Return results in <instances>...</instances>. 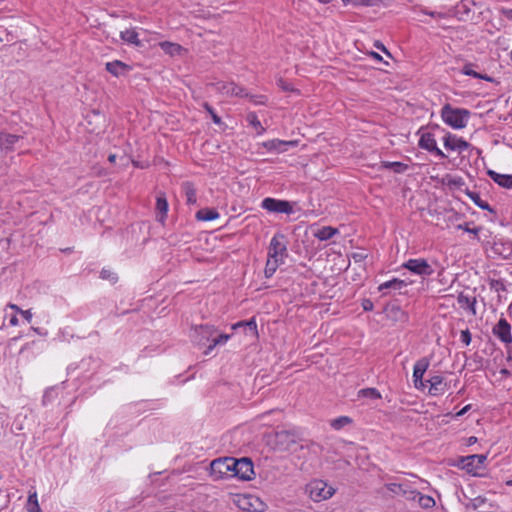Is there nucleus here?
Instances as JSON below:
<instances>
[{
	"instance_id": "09e8293b",
	"label": "nucleus",
	"mask_w": 512,
	"mask_h": 512,
	"mask_svg": "<svg viewBox=\"0 0 512 512\" xmlns=\"http://www.w3.org/2000/svg\"><path fill=\"white\" fill-rule=\"evenodd\" d=\"M362 307L365 311H371L373 310V302L370 299H364L362 302Z\"/></svg>"
},
{
	"instance_id": "a18cd8bd",
	"label": "nucleus",
	"mask_w": 512,
	"mask_h": 512,
	"mask_svg": "<svg viewBox=\"0 0 512 512\" xmlns=\"http://www.w3.org/2000/svg\"><path fill=\"white\" fill-rule=\"evenodd\" d=\"M460 339L467 346L471 343V333L468 329L461 332Z\"/></svg>"
},
{
	"instance_id": "13d9d810",
	"label": "nucleus",
	"mask_w": 512,
	"mask_h": 512,
	"mask_svg": "<svg viewBox=\"0 0 512 512\" xmlns=\"http://www.w3.org/2000/svg\"><path fill=\"white\" fill-rule=\"evenodd\" d=\"M245 326V321H240L232 325V329H237L239 327Z\"/></svg>"
},
{
	"instance_id": "b1692460",
	"label": "nucleus",
	"mask_w": 512,
	"mask_h": 512,
	"mask_svg": "<svg viewBox=\"0 0 512 512\" xmlns=\"http://www.w3.org/2000/svg\"><path fill=\"white\" fill-rule=\"evenodd\" d=\"M182 191L186 197L187 204H196L197 196L196 189L193 183L186 181L182 184Z\"/></svg>"
},
{
	"instance_id": "1a4fd4ad",
	"label": "nucleus",
	"mask_w": 512,
	"mask_h": 512,
	"mask_svg": "<svg viewBox=\"0 0 512 512\" xmlns=\"http://www.w3.org/2000/svg\"><path fill=\"white\" fill-rule=\"evenodd\" d=\"M402 267L422 277L430 276L434 272L431 265L423 258L409 259L402 264Z\"/></svg>"
},
{
	"instance_id": "ea45409f",
	"label": "nucleus",
	"mask_w": 512,
	"mask_h": 512,
	"mask_svg": "<svg viewBox=\"0 0 512 512\" xmlns=\"http://www.w3.org/2000/svg\"><path fill=\"white\" fill-rule=\"evenodd\" d=\"M203 108L210 114L212 121L215 124H217V125L222 124L221 118L215 113L214 109L207 102L203 103Z\"/></svg>"
},
{
	"instance_id": "6ab92c4d",
	"label": "nucleus",
	"mask_w": 512,
	"mask_h": 512,
	"mask_svg": "<svg viewBox=\"0 0 512 512\" xmlns=\"http://www.w3.org/2000/svg\"><path fill=\"white\" fill-rule=\"evenodd\" d=\"M105 67H106V70L115 77L125 75L131 70L129 65H127L124 62L119 61V60L107 62Z\"/></svg>"
},
{
	"instance_id": "864d4df0",
	"label": "nucleus",
	"mask_w": 512,
	"mask_h": 512,
	"mask_svg": "<svg viewBox=\"0 0 512 512\" xmlns=\"http://www.w3.org/2000/svg\"><path fill=\"white\" fill-rule=\"evenodd\" d=\"M470 408H471V405H466L459 412L456 413V416L460 417V416L464 415Z\"/></svg>"
},
{
	"instance_id": "8fccbe9b",
	"label": "nucleus",
	"mask_w": 512,
	"mask_h": 512,
	"mask_svg": "<svg viewBox=\"0 0 512 512\" xmlns=\"http://www.w3.org/2000/svg\"><path fill=\"white\" fill-rule=\"evenodd\" d=\"M458 228L459 229H463L466 232L472 233L474 235H477L479 233V231H480V228H478V227H476V228H469L468 226L459 225Z\"/></svg>"
},
{
	"instance_id": "4be33fe9",
	"label": "nucleus",
	"mask_w": 512,
	"mask_h": 512,
	"mask_svg": "<svg viewBox=\"0 0 512 512\" xmlns=\"http://www.w3.org/2000/svg\"><path fill=\"white\" fill-rule=\"evenodd\" d=\"M120 37L123 41L129 44H133L137 47L142 45L141 41L139 40L138 33L134 28L121 31Z\"/></svg>"
},
{
	"instance_id": "412c9836",
	"label": "nucleus",
	"mask_w": 512,
	"mask_h": 512,
	"mask_svg": "<svg viewBox=\"0 0 512 512\" xmlns=\"http://www.w3.org/2000/svg\"><path fill=\"white\" fill-rule=\"evenodd\" d=\"M412 284V281L393 278L390 281L384 282L379 285L378 290L383 291L384 289L402 290L408 285Z\"/></svg>"
},
{
	"instance_id": "39448f33",
	"label": "nucleus",
	"mask_w": 512,
	"mask_h": 512,
	"mask_svg": "<svg viewBox=\"0 0 512 512\" xmlns=\"http://www.w3.org/2000/svg\"><path fill=\"white\" fill-rule=\"evenodd\" d=\"M232 477L240 480L248 481L254 476L253 463L249 458L234 459L232 458Z\"/></svg>"
},
{
	"instance_id": "de8ad7c7",
	"label": "nucleus",
	"mask_w": 512,
	"mask_h": 512,
	"mask_svg": "<svg viewBox=\"0 0 512 512\" xmlns=\"http://www.w3.org/2000/svg\"><path fill=\"white\" fill-rule=\"evenodd\" d=\"M414 386L416 389L423 390L426 387V382L423 381V378H413Z\"/></svg>"
},
{
	"instance_id": "f704fd0d",
	"label": "nucleus",
	"mask_w": 512,
	"mask_h": 512,
	"mask_svg": "<svg viewBox=\"0 0 512 512\" xmlns=\"http://www.w3.org/2000/svg\"><path fill=\"white\" fill-rule=\"evenodd\" d=\"M468 196L470 197V199H471V200H472V201H473V202H474V203H475L479 208H481V209H483V210H490V211H492V210H491V208H490V206H489V204H488L486 201L482 200V199H481V197H480V195H479L478 193H476V192H469V193H468Z\"/></svg>"
},
{
	"instance_id": "7ed1b4c3",
	"label": "nucleus",
	"mask_w": 512,
	"mask_h": 512,
	"mask_svg": "<svg viewBox=\"0 0 512 512\" xmlns=\"http://www.w3.org/2000/svg\"><path fill=\"white\" fill-rule=\"evenodd\" d=\"M306 491L309 494V497L315 502L327 500L335 493V489L332 486H329L323 480L318 479L307 484Z\"/></svg>"
},
{
	"instance_id": "72a5a7b5",
	"label": "nucleus",
	"mask_w": 512,
	"mask_h": 512,
	"mask_svg": "<svg viewBox=\"0 0 512 512\" xmlns=\"http://www.w3.org/2000/svg\"><path fill=\"white\" fill-rule=\"evenodd\" d=\"M416 499H418L419 505L424 509L433 508L436 504L431 496L422 495L420 492Z\"/></svg>"
},
{
	"instance_id": "58836bf2",
	"label": "nucleus",
	"mask_w": 512,
	"mask_h": 512,
	"mask_svg": "<svg viewBox=\"0 0 512 512\" xmlns=\"http://www.w3.org/2000/svg\"><path fill=\"white\" fill-rule=\"evenodd\" d=\"M247 121L256 129H259V133H261L264 128L262 127L257 115L255 113H249L247 115Z\"/></svg>"
},
{
	"instance_id": "2eb2a0df",
	"label": "nucleus",
	"mask_w": 512,
	"mask_h": 512,
	"mask_svg": "<svg viewBox=\"0 0 512 512\" xmlns=\"http://www.w3.org/2000/svg\"><path fill=\"white\" fill-rule=\"evenodd\" d=\"M427 383L429 384L428 393L431 396L443 395L449 389L448 383L440 375L430 377Z\"/></svg>"
},
{
	"instance_id": "e2e57ef3",
	"label": "nucleus",
	"mask_w": 512,
	"mask_h": 512,
	"mask_svg": "<svg viewBox=\"0 0 512 512\" xmlns=\"http://www.w3.org/2000/svg\"><path fill=\"white\" fill-rule=\"evenodd\" d=\"M371 55H372L374 58H376L377 60H381V59H382V58H381V56H380L378 53H376V52H372V53H371Z\"/></svg>"
},
{
	"instance_id": "f03ea898",
	"label": "nucleus",
	"mask_w": 512,
	"mask_h": 512,
	"mask_svg": "<svg viewBox=\"0 0 512 512\" xmlns=\"http://www.w3.org/2000/svg\"><path fill=\"white\" fill-rule=\"evenodd\" d=\"M469 117L470 111L464 108H454L450 104H445L441 109L443 122L453 129L465 128Z\"/></svg>"
},
{
	"instance_id": "c85d7f7f",
	"label": "nucleus",
	"mask_w": 512,
	"mask_h": 512,
	"mask_svg": "<svg viewBox=\"0 0 512 512\" xmlns=\"http://www.w3.org/2000/svg\"><path fill=\"white\" fill-rule=\"evenodd\" d=\"M338 232L337 229L330 226H325L317 230L315 237L321 241L329 240Z\"/></svg>"
},
{
	"instance_id": "6e6d98bb",
	"label": "nucleus",
	"mask_w": 512,
	"mask_h": 512,
	"mask_svg": "<svg viewBox=\"0 0 512 512\" xmlns=\"http://www.w3.org/2000/svg\"><path fill=\"white\" fill-rule=\"evenodd\" d=\"M500 374H501V375H503L504 377H509V376H511V372H510L508 369H506V368H502V369L500 370Z\"/></svg>"
},
{
	"instance_id": "c756f323",
	"label": "nucleus",
	"mask_w": 512,
	"mask_h": 512,
	"mask_svg": "<svg viewBox=\"0 0 512 512\" xmlns=\"http://www.w3.org/2000/svg\"><path fill=\"white\" fill-rule=\"evenodd\" d=\"M159 46L165 53H167L171 56L179 54L180 51L182 50V47L179 44L168 42V41L160 42Z\"/></svg>"
},
{
	"instance_id": "f3484780",
	"label": "nucleus",
	"mask_w": 512,
	"mask_h": 512,
	"mask_svg": "<svg viewBox=\"0 0 512 512\" xmlns=\"http://www.w3.org/2000/svg\"><path fill=\"white\" fill-rule=\"evenodd\" d=\"M21 136L10 134L6 132L0 133V148L5 153L11 152L14 150L15 145L19 142Z\"/></svg>"
},
{
	"instance_id": "a19ab883",
	"label": "nucleus",
	"mask_w": 512,
	"mask_h": 512,
	"mask_svg": "<svg viewBox=\"0 0 512 512\" xmlns=\"http://www.w3.org/2000/svg\"><path fill=\"white\" fill-rule=\"evenodd\" d=\"M237 503L239 507L243 510H250V497L247 496H238Z\"/></svg>"
},
{
	"instance_id": "37998d69",
	"label": "nucleus",
	"mask_w": 512,
	"mask_h": 512,
	"mask_svg": "<svg viewBox=\"0 0 512 512\" xmlns=\"http://www.w3.org/2000/svg\"><path fill=\"white\" fill-rule=\"evenodd\" d=\"M250 101L256 105H264L267 102V97L264 95H252L248 96Z\"/></svg>"
},
{
	"instance_id": "4468645a",
	"label": "nucleus",
	"mask_w": 512,
	"mask_h": 512,
	"mask_svg": "<svg viewBox=\"0 0 512 512\" xmlns=\"http://www.w3.org/2000/svg\"><path fill=\"white\" fill-rule=\"evenodd\" d=\"M275 443L279 450H290L296 444V436L293 432L282 430L275 434Z\"/></svg>"
},
{
	"instance_id": "0eeeda50",
	"label": "nucleus",
	"mask_w": 512,
	"mask_h": 512,
	"mask_svg": "<svg viewBox=\"0 0 512 512\" xmlns=\"http://www.w3.org/2000/svg\"><path fill=\"white\" fill-rule=\"evenodd\" d=\"M486 459L487 456L484 454H474L466 456L461 460L462 468L474 476H480V471L484 468V463Z\"/></svg>"
},
{
	"instance_id": "a878e982",
	"label": "nucleus",
	"mask_w": 512,
	"mask_h": 512,
	"mask_svg": "<svg viewBox=\"0 0 512 512\" xmlns=\"http://www.w3.org/2000/svg\"><path fill=\"white\" fill-rule=\"evenodd\" d=\"M380 169H389L395 173L400 174L404 173L408 169V165L402 162L383 161L380 164Z\"/></svg>"
},
{
	"instance_id": "680f3d73",
	"label": "nucleus",
	"mask_w": 512,
	"mask_h": 512,
	"mask_svg": "<svg viewBox=\"0 0 512 512\" xmlns=\"http://www.w3.org/2000/svg\"><path fill=\"white\" fill-rule=\"evenodd\" d=\"M108 160H109L110 163H115L116 155L115 154L109 155Z\"/></svg>"
},
{
	"instance_id": "c9c22d12",
	"label": "nucleus",
	"mask_w": 512,
	"mask_h": 512,
	"mask_svg": "<svg viewBox=\"0 0 512 512\" xmlns=\"http://www.w3.org/2000/svg\"><path fill=\"white\" fill-rule=\"evenodd\" d=\"M230 97H248L249 94L245 92L243 87L238 86L234 82H231L229 94Z\"/></svg>"
},
{
	"instance_id": "7c9ffc66",
	"label": "nucleus",
	"mask_w": 512,
	"mask_h": 512,
	"mask_svg": "<svg viewBox=\"0 0 512 512\" xmlns=\"http://www.w3.org/2000/svg\"><path fill=\"white\" fill-rule=\"evenodd\" d=\"M26 507H27L28 512H42V510L39 506V503H38L36 491L29 492Z\"/></svg>"
},
{
	"instance_id": "6e6552de",
	"label": "nucleus",
	"mask_w": 512,
	"mask_h": 512,
	"mask_svg": "<svg viewBox=\"0 0 512 512\" xmlns=\"http://www.w3.org/2000/svg\"><path fill=\"white\" fill-rule=\"evenodd\" d=\"M261 207L273 213H293V206L289 201L267 197L262 200Z\"/></svg>"
},
{
	"instance_id": "e433bc0d",
	"label": "nucleus",
	"mask_w": 512,
	"mask_h": 512,
	"mask_svg": "<svg viewBox=\"0 0 512 512\" xmlns=\"http://www.w3.org/2000/svg\"><path fill=\"white\" fill-rule=\"evenodd\" d=\"M231 82L219 81L216 83H211L210 86L213 87L217 92L222 95L228 96Z\"/></svg>"
},
{
	"instance_id": "5701e85b",
	"label": "nucleus",
	"mask_w": 512,
	"mask_h": 512,
	"mask_svg": "<svg viewBox=\"0 0 512 512\" xmlns=\"http://www.w3.org/2000/svg\"><path fill=\"white\" fill-rule=\"evenodd\" d=\"M430 365V361L427 357L419 359L413 368V378H423L425 372Z\"/></svg>"
},
{
	"instance_id": "9d476101",
	"label": "nucleus",
	"mask_w": 512,
	"mask_h": 512,
	"mask_svg": "<svg viewBox=\"0 0 512 512\" xmlns=\"http://www.w3.org/2000/svg\"><path fill=\"white\" fill-rule=\"evenodd\" d=\"M216 332L217 330L213 325H199L192 328L190 337L193 342L202 345L209 341Z\"/></svg>"
},
{
	"instance_id": "603ef678",
	"label": "nucleus",
	"mask_w": 512,
	"mask_h": 512,
	"mask_svg": "<svg viewBox=\"0 0 512 512\" xmlns=\"http://www.w3.org/2000/svg\"><path fill=\"white\" fill-rule=\"evenodd\" d=\"M20 314L28 321L30 322L32 319V312L31 310H22L20 311Z\"/></svg>"
},
{
	"instance_id": "3c124183",
	"label": "nucleus",
	"mask_w": 512,
	"mask_h": 512,
	"mask_svg": "<svg viewBox=\"0 0 512 512\" xmlns=\"http://www.w3.org/2000/svg\"><path fill=\"white\" fill-rule=\"evenodd\" d=\"M483 502H484V499L478 497L471 501L470 506L473 509H477Z\"/></svg>"
},
{
	"instance_id": "aec40b11",
	"label": "nucleus",
	"mask_w": 512,
	"mask_h": 512,
	"mask_svg": "<svg viewBox=\"0 0 512 512\" xmlns=\"http://www.w3.org/2000/svg\"><path fill=\"white\" fill-rule=\"evenodd\" d=\"M487 174L499 186L504 188H512V175L500 174L493 170H488Z\"/></svg>"
},
{
	"instance_id": "5fc2aeb1",
	"label": "nucleus",
	"mask_w": 512,
	"mask_h": 512,
	"mask_svg": "<svg viewBox=\"0 0 512 512\" xmlns=\"http://www.w3.org/2000/svg\"><path fill=\"white\" fill-rule=\"evenodd\" d=\"M7 307L12 309V310H15L18 313H20V311H22V309L20 307H18L16 304H13V303H9L7 305Z\"/></svg>"
},
{
	"instance_id": "473e14b6",
	"label": "nucleus",
	"mask_w": 512,
	"mask_h": 512,
	"mask_svg": "<svg viewBox=\"0 0 512 512\" xmlns=\"http://www.w3.org/2000/svg\"><path fill=\"white\" fill-rule=\"evenodd\" d=\"M229 339V334H220L218 337L213 338L211 344L208 346L207 351H205V354H209L217 345L225 344Z\"/></svg>"
},
{
	"instance_id": "c03bdc74",
	"label": "nucleus",
	"mask_w": 512,
	"mask_h": 512,
	"mask_svg": "<svg viewBox=\"0 0 512 512\" xmlns=\"http://www.w3.org/2000/svg\"><path fill=\"white\" fill-rule=\"evenodd\" d=\"M382 0H353L355 5L373 6L381 2Z\"/></svg>"
},
{
	"instance_id": "338daca9",
	"label": "nucleus",
	"mask_w": 512,
	"mask_h": 512,
	"mask_svg": "<svg viewBox=\"0 0 512 512\" xmlns=\"http://www.w3.org/2000/svg\"><path fill=\"white\" fill-rule=\"evenodd\" d=\"M105 273H106V271L102 270L101 275H102L103 278H106Z\"/></svg>"
},
{
	"instance_id": "bb28decb",
	"label": "nucleus",
	"mask_w": 512,
	"mask_h": 512,
	"mask_svg": "<svg viewBox=\"0 0 512 512\" xmlns=\"http://www.w3.org/2000/svg\"><path fill=\"white\" fill-rule=\"evenodd\" d=\"M219 213L215 209L205 208L196 213V218L200 221H212L219 218Z\"/></svg>"
},
{
	"instance_id": "cd10ccee",
	"label": "nucleus",
	"mask_w": 512,
	"mask_h": 512,
	"mask_svg": "<svg viewBox=\"0 0 512 512\" xmlns=\"http://www.w3.org/2000/svg\"><path fill=\"white\" fill-rule=\"evenodd\" d=\"M458 304L462 308H468L472 311L473 314H475V303L476 300L473 297H470L468 295H465L464 293H460L457 297Z\"/></svg>"
},
{
	"instance_id": "f8f14e48",
	"label": "nucleus",
	"mask_w": 512,
	"mask_h": 512,
	"mask_svg": "<svg viewBox=\"0 0 512 512\" xmlns=\"http://www.w3.org/2000/svg\"><path fill=\"white\" fill-rule=\"evenodd\" d=\"M443 144L446 149L459 153L466 151L470 147L466 140L451 133H447L444 136Z\"/></svg>"
},
{
	"instance_id": "49530a36",
	"label": "nucleus",
	"mask_w": 512,
	"mask_h": 512,
	"mask_svg": "<svg viewBox=\"0 0 512 512\" xmlns=\"http://www.w3.org/2000/svg\"><path fill=\"white\" fill-rule=\"evenodd\" d=\"M245 326L249 328L253 332V334H257V324L254 318L245 321Z\"/></svg>"
},
{
	"instance_id": "bf43d9fd",
	"label": "nucleus",
	"mask_w": 512,
	"mask_h": 512,
	"mask_svg": "<svg viewBox=\"0 0 512 512\" xmlns=\"http://www.w3.org/2000/svg\"><path fill=\"white\" fill-rule=\"evenodd\" d=\"M477 442V438L474 436H471L468 438V445L475 444Z\"/></svg>"
},
{
	"instance_id": "f257e3e1",
	"label": "nucleus",
	"mask_w": 512,
	"mask_h": 512,
	"mask_svg": "<svg viewBox=\"0 0 512 512\" xmlns=\"http://www.w3.org/2000/svg\"><path fill=\"white\" fill-rule=\"evenodd\" d=\"M287 257V246L284 242V235L276 234L270 241L268 247V259L265 266V276L270 278L277 268L284 263Z\"/></svg>"
},
{
	"instance_id": "69168bd1",
	"label": "nucleus",
	"mask_w": 512,
	"mask_h": 512,
	"mask_svg": "<svg viewBox=\"0 0 512 512\" xmlns=\"http://www.w3.org/2000/svg\"><path fill=\"white\" fill-rule=\"evenodd\" d=\"M345 4L347 3H353V0H342Z\"/></svg>"
},
{
	"instance_id": "0e129e2a",
	"label": "nucleus",
	"mask_w": 512,
	"mask_h": 512,
	"mask_svg": "<svg viewBox=\"0 0 512 512\" xmlns=\"http://www.w3.org/2000/svg\"><path fill=\"white\" fill-rule=\"evenodd\" d=\"M320 3H323V4H328L330 3L332 0H318Z\"/></svg>"
},
{
	"instance_id": "2f4dec72",
	"label": "nucleus",
	"mask_w": 512,
	"mask_h": 512,
	"mask_svg": "<svg viewBox=\"0 0 512 512\" xmlns=\"http://www.w3.org/2000/svg\"><path fill=\"white\" fill-rule=\"evenodd\" d=\"M352 423V419L348 416H340L330 421V426L335 430H340Z\"/></svg>"
},
{
	"instance_id": "423d86ee",
	"label": "nucleus",
	"mask_w": 512,
	"mask_h": 512,
	"mask_svg": "<svg viewBox=\"0 0 512 512\" xmlns=\"http://www.w3.org/2000/svg\"><path fill=\"white\" fill-rule=\"evenodd\" d=\"M232 458H218L210 463V474L214 479L232 477Z\"/></svg>"
},
{
	"instance_id": "4d7b16f0",
	"label": "nucleus",
	"mask_w": 512,
	"mask_h": 512,
	"mask_svg": "<svg viewBox=\"0 0 512 512\" xmlns=\"http://www.w3.org/2000/svg\"><path fill=\"white\" fill-rule=\"evenodd\" d=\"M9 322H10V325H12V326H17V325H18V318H17L16 316H12V317L10 318V321H9Z\"/></svg>"
},
{
	"instance_id": "4c0bfd02",
	"label": "nucleus",
	"mask_w": 512,
	"mask_h": 512,
	"mask_svg": "<svg viewBox=\"0 0 512 512\" xmlns=\"http://www.w3.org/2000/svg\"><path fill=\"white\" fill-rule=\"evenodd\" d=\"M359 396L367 397L371 399H380L381 394L380 392L375 388H365L359 391Z\"/></svg>"
},
{
	"instance_id": "dca6fc26",
	"label": "nucleus",
	"mask_w": 512,
	"mask_h": 512,
	"mask_svg": "<svg viewBox=\"0 0 512 512\" xmlns=\"http://www.w3.org/2000/svg\"><path fill=\"white\" fill-rule=\"evenodd\" d=\"M298 141L291 140V141H284L279 139H272L268 140L263 143V146L268 151H275L277 153H283L288 150V147H295L297 146Z\"/></svg>"
},
{
	"instance_id": "a211bd4d",
	"label": "nucleus",
	"mask_w": 512,
	"mask_h": 512,
	"mask_svg": "<svg viewBox=\"0 0 512 512\" xmlns=\"http://www.w3.org/2000/svg\"><path fill=\"white\" fill-rule=\"evenodd\" d=\"M168 212V201L163 192H159L156 198V219L157 221L164 223Z\"/></svg>"
},
{
	"instance_id": "9b49d317",
	"label": "nucleus",
	"mask_w": 512,
	"mask_h": 512,
	"mask_svg": "<svg viewBox=\"0 0 512 512\" xmlns=\"http://www.w3.org/2000/svg\"><path fill=\"white\" fill-rule=\"evenodd\" d=\"M418 145L420 148L427 150L430 153H434L436 156L446 158L444 152L437 147L436 139L434 134L430 132H423L420 136Z\"/></svg>"
},
{
	"instance_id": "774afa93",
	"label": "nucleus",
	"mask_w": 512,
	"mask_h": 512,
	"mask_svg": "<svg viewBox=\"0 0 512 512\" xmlns=\"http://www.w3.org/2000/svg\"><path fill=\"white\" fill-rule=\"evenodd\" d=\"M510 60L512 61V49H511V52H510Z\"/></svg>"
},
{
	"instance_id": "79ce46f5",
	"label": "nucleus",
	"mask_w": 512,
	"mask_h": 512,
	"mask_svg": "<svg viewBox=\"0 0 512 512\" xmlns=\"http://www.w3.org/2000/svg\"><path fill=\"white\" fill-rule=\"evenodd\" d=\"M277 85L279 86V88L283 91H286V92H295L296 90L291 86V84H289L288 82H286L283 78H279L277 80Z\"/></svg>"
},
{
	"instance_id": "052dcab7",
	"label": "nucleus",
	"mask_w": 512,
	"mask_h": 512,
	"mask_svg": "<svg viewBox=\"0 0 512 512\" xmlns=\"http://www.w3.org/2000/svg\"><path fill=\"white\" fill-rule=\"evenodd\" d=\"M376 47L381 49L383 52H385L386 54L390 55L389 52L386 50V48L384 47L383 44H376Z\"/></svg>"
},
{
	"instance_id": "20e7f679",
	"label": "nucleus",
	"mask_w": 512,
	"mask_h": 512,
	"mask_svg": "<svg viewBox=\"0 0 512 512\" xmlns=\"http://www.w3.org/2000/svg\"><path fill=\"white\" fill-rule=\"evenodd\" d=\"M414 481L411 483L407 480L399 482V483H388L386 484L387 490L394 494H400L403 497H405L407 500H416L417 496L419 495V492L416 488L413 487V485L416 484V482H424L423 480L419 479L416 476H413Z\"/></svg>"
},
{
	"instance_id": "ddd939ff",
	"label": "nucleus",
	"mask_w": 512,
	"mask_h": 512,
	"mask_svg": "<svg viewBox=\"0 0 512 512\" xmlns=\"http://www.w3.org/2000/svg\"><path fill=\"white\" fill-rule=\"evenodd\" d=\"M493 334L507 345L512 343L511 326L504 318L493 327Z\"/></svg>"
},
{
	"instance_id": "393cba45",
	"label": "nucleus",
	"mask_w": 512,
	"mask_h": 512,
	"mask_svg": "<svg viewBox=\"0 0 512 512\" xmlns=\"http://www.w3.org/2000/svg\"><path fill=\"white\" fill-rule=\"evenodd\" d=\"M473 67H474V64H472V63L465 64L463 66V68H462V73L464 75L472 76V77L477 78V79H482V80H485V81H488V82H493V78L492 77H490L487 74H481V73L476 72L473 69Z\"/></svg>"
}]
</instances>
